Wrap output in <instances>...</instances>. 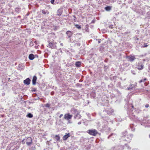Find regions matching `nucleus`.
Instances as JSON below:
<instances>
[{
	"label": "nucleus",
	"mask_w": 150,
	"mask_h": 150,
	"mask_svg": "<svg viewBox=\"0 0 150 150\" xmlns=\"http://www.w3.org/2000/svg\"><path fill=\"white\" fill-rule=\"evenodd\" d=\"M133 135L132 134H127V132L125 131L122 133V135L121 136V139L123 141H125L127 142H130L132 139Z\"/></svg>",
	"instance_id": "f257e3e1"
},
{
	"label": "nucleus",
	"mask_w": 150,
	"mask_h": 150,
	"mask_svg": "<svg viewBox=\"0 0 150 150\" xmlns=\"http://www.w3.org/2000/svg\"><path fill=\"white\" fill-rule=\"evenodd\" d=\"M126 58L128 61L131 62L134 61L136 58L135 55H131L129 56H126Z\"/></svg>",
	"instance_id": "f03ea898"
},
{
	"label": "nucleus",
	"mask_w": 150,
	"mask_h": 150,
	"mask_svg": "<svg viewBox=\"0 0 150 150\" xmlns=\"http://www.w3.org/2000/svg\"><path fill=\"white\" fill-rule=\"evenodd\" d=\"M88 133L91 135L96 136L98 134L97 131L95 129H91L88 130Z\"/></svg>",
	"instance_id": "7ed1b4c3"
},
{
	"label": "nucleus",
	"mask_w": 150,
	"mask_h": 150,
	"mask_svg": "<svg viewBox=\"0 0 150 150\" xmlns=\"http://www.w3.org/2000/svg\"><path fill=\"white\" fill-rule=\"evenodd\" d=\"M56 43L54 42H49L47 47L52 49H55L56 48Z\"/></svg>",
	"instance_id": "20e7f679"
},
{
	"label": "nucleus",
	"mask_w": 150,
	"mask_h": 150,
	"mask_svg": "<svg viewBox=\"0 0 150 150\" xmlns=\"http://www.w3.org/2000/svg\"><path fill=\"white\" fill-rule=\"evenodd\" d=\"M26 144L28 146L30 145L32 143V139L30 137H29L27 138L25 137Z\"/></svg>",
	"instance_id": "39448f33"
},
{
	"label": "nucleus",
	"mask_w": 150,
	"mask_h": 150,
	"mask_svg": "<svg viewBox=\"0 0 150 150\" xmlns=\"http://www.w3.org/2000/svg\"><path fill=\"white\" fill-rule=\"evenodd\" d=\"M72 116V115H71L69 113H68L64 115V118L67 120H69L71 118Z\"/></svg>",
	"instance_id": "423d86ee"
},
{
	"label": "nucleus",
	"mask_w": 150,
	"mask_h": 150,
	"mask_svg": "<svg viewBox=\"0 0 150 150\" xmlns=\"http://www.w3.org/2000/svg\"><path fill=\"white\" fill-rule=\"evenodd\" d=\"M103 112H106L108 115H112L113 113L114 110L112 109L104 110Z\"/></svg>",
	"instance_id": "0eeeda50"
},
{
	"label": "nucleus",
	"mask_w": 150,
	"mask_h": 150,
	"mask_svg": "<svg viewBox=\"0 0 150 150\" xmlns=\"http://www.w3.org/2000/svg\"><path fill=\"white\" fill-rule=\"evenodd\" d=\"M136 68L139 70H141L143 69L144 67L141 62H138L137 64Z\"/></svg>",
	"instance_id": "6e6552de"
},
{
	"label": "nucleus",
	"mask_w": 150,
	"mask_h": 150,
	"mask_svg": "<svg viewBox=\"0 0 150 150\" xmlns=\"http://www.w3.org/2000/svg\"><path fill=\"white\" fill-rule=\"evenodd\" d=\"M66 34L67 35V38H70L73 34V33L69 30L67 31L66 33Z\"/></svg>",
	"instance_id": "1a4fd4ad"
},
{
	"label": "nucleus",
	"mask_w": 150,
	"mask_h": 150,
	"mask_svg": "<svg viewBox=\"0 0 150 150\" xmlns=\"http://www.w3.org/2000/svg\"><path fill=\"white\" fill-rule=\"evenodd\" d=\"M129 117L131 120L136 122H137L138 120L137 117L134 115H131L129 116Z\"/></svg>",
	"instance_id": "9d476101"
},
{
	"label": "nucleus",
	"mask_w": 150,
	"mask_h": 150,
	"mask_svg": "<svg viewBox=\"0 0 150 150\" xmlns=\"http://www.w3.org/2000/svg\"><path fill=\"white\" fill-rule=\"evenodd\" d=\"M70 112L72 114H74L75 115L79 113V111L77 110V109L74 108H72L70 110Z\"/></svg>",
	"instance_id": "9b49d317"
},
{
	"label": "nucleus",
	"mask_w": 150,
	"mask_h": 150,
	"mask_svg": "<svg viewBox=\"0 0 150 150\" xmlns=\"http://www.w3.org/2000/svg\"><path fill=\"white\" fill-rule=\"evenodd\" d=\"M31 80L29 78H28L23 81V83L25 85H29L30 83Z\"/></svg>",
	"instance_id": "f8f14e48"
},
{
	"label": "nucleus",
	"mask_w": 150,
	"mask_h": 150,
	"mask_svg": "<svg viewBox=\"0 0 150 150\" xmlns=\"http://www.w3.org/2000/svg\"><path fill=\"white\" fill-rule=\"evenodd\" d=\"M52 137L57 142L59 141L60 140V137L59 134L53 135Z\"/></svg>",
	"instance_id": "ddd939ff"
},
{
	"label": "nucleus",
	"mask_w": 150,
	"mask_h": 150,
	"mask_svg": "<svg viewBox=\"0 0 150 150\" xmlns=\"http://www.w3.org/2000/svg\"><path fill=\"white\" fill-rule=\"evenodd\" d=\"M70 136V134L69 133H66V134L64 135L63 138V140H66L67 138Z\"/></svg>",
	"instance_id": "4468645a"
},
{
	"label": "nucleus",
	"mask_w": 150,
	"mask_h": 150,
	"mask_svg": "<svg viewBox=\"0 0 150 150\" xmlns=\"http://www.w3.org/2000/svg\"><path fill=\"white\" fill-rule=\"evenodd\" d=\"M37 79V77L36 76H34L32 80V83L33 85H35L36 84Z\"/></svg>",
	"instance_id": "2eb2a0df"
},
{
	"label": "nucleus",
	"mask_w": 150,
	"mask_h": 150,
	"mask_svg": "<svg viewBox=\"0 0 150 150\" xmlns=\"http://www.w3.org/2000/svg\"><path fill=\"white\" fill-rule=\"evenodd\" d=\"M81 116L80 114V112H79V113H78L76 114V115H75L74 116V119H79L81 118Z\"/></svg>",
	"instance_id": "dca6fc26"
},
{
	"label": "nucleus",
	"mask_w": 150,
	"mask_h": 150,
	"mask_svg": "<svg viewBox=\"0 0 150 150\" xmlns=\"http://www.w3.org/2000/svg\"><path fill=\"white\" fill-rule=\"evenodd\" d=\"M81 62L80 61H77L75 62V66L76 67L79 68L81 67Z\"/></svg>",
	"instance_id": "f3484780"
},
{
	"label": "nucleus",
	"mask_w": 150,
	"mask_h": 150,
	"mask_svg": "<svg viewBox=\"0 0 150 150\" xmlns=\"http://www.w3.org/2000/svg\"><path fill=\"white\" fill-rule=\"evenodd\" d=\"M124 147V149H127V150H130L131 149V147L127 144H125Z\"/></svg>",
	"instance_id": "a211bd4d"
},
{
	"label": "nucleus",
	"mask_w": 150,
	"mask_h": 150,
	"mask_svg": "<svg viewBox=\"0 0 150 150\" xmlns=\"http://www.w3.org/2000/svg\"><path fill=\"white\" fill-rule=\"evenodd\" d=\"M62 11L60 9H59L57 10V15L58 16H60L62 14Z\"/></svg>",
	"instance_id": "6ab92c4d"
},
{
	"label": "nucleus",
	"mask_w": 150,
	"mask_h": 150,
	"mask_svg": "<svg viewBox=\"0 0 150 150\" xmlns=\"http://www.w3.org/2000/svg\"><path fill=\"white\" fill-rule=\"evenodd\" d=\"M112 7L110 6H108L105 8V9L107 11H110L111 10Z\"/></svg>",
	"instance_id": "aec40b11"
},
{
	"label": "nucleus",
	"mask_w": 150,
	"mask_h": 150,
	"mask_svg": "<svg viewBox=\"0 0 150 150\" xmlns=\"http://www.w3.org/2000/svg\"><path fill=\"white\" fill-rule=\"evenodd\" d=\"M35 58L34 55L32 54H31L29 55V59L30 60H33Z\"/></svg>",
	"instance_id": "412c9836"
},
{
	"label": "nucleus",
	"mask_w": 150,
	"mask_h": 150,
	"mask_svg": "<svg viewBox=\"0 0 150 150\" xmlns=\"http://www.w3.org/2000/svg\"><path fill=\"white\" fill-rule=\"evenodd\" d=\"M69 43H73L75 42V39L74 38H69Z\"/></svg>",
	"instance_id": "4be33fe9"
},
{
	"label": "nucleus",
	"mask_w": 150,
	"mask_h": 150,
	"mask_svg": "<svg viewBox=\"0 0 150 150\" xmlns=\"http://www.w3.org/2000/svg\"><path fill=\"white\" fill-rule=\"evenodd\" d=\"M136 84L137 83H136L135 84L131 85L130 86L127 88V89L128 90H130V89H132L134 87L136 86Z\"/></svg>",
	"instance_id": "5701e85b"
},
{
	"label": "nucleus",
	"mask_w": 150,
	"mask_h": 150,
	"mask_svg": "<svg viewBox=\"0 0 150 150\" xmlns=\"http://www.w3.org/2000/svg\"><path fill=\"white\" fill-rule=\"evenodd\" d=\"M58 0H51L50 2L52 4H56L59 3Z\"/></svg>",
	"instance_id": "b1692460"
},
{
	"label": "nucleus",
	"mask_w": 150,
	"mask_h": 150,
	"mask_svg": "<svg viewBox=\"0 0 150 150\" xmlns=\"http://www.w3.org/2000/svg\"><path fill=\"white\" fill-rule=\"evenodd\" d=\"M42 13L44 14H48L49 13V12L47 10H43L42 11Z\"/></svg>",
	"instance_id": "393cba45"
},
{
	"label": "nucleus",
	"mask_w": 150,
	"mask_h": 150,
	"mask_svg": "<svg viewBox=\"0 0 150 150\" xmlns=\"http://www.w3.org/2000/svg\"><path fill=\"white\" fill-rule=\"evenodd\" d=\"M138 13H139V14H141V15H144V14L145 13V12L144 11H143V10H139L138 11Z\"/></svg>",
	"instance_id": "a878e982"
},
{
	"label": "nucleus",
	"mask_w": 150,
	"mask_h": 150,
	"mask_svg": "<svg viewBox=\"0 0 150 150\" xmlns=\"http://www.w3.org/2000/svg\"><path fill=\"white\" fill-rule=\"evenodd\" d=\"M15 11L17 13H19L21 11V9L20 8H15Z\"/></svg>",
	"instance_id": "bb28decb"
},
{
	"label": "nucleus",
	"mask_w": 150,
	"mask_h": 150,
	"mask_svg": "<svg viewBox=\"0 0 150 150\" xmlns=\"http://www.w3.org/2000/svg\"><path fill=\"white\" fill-rule=\"evenodd\" d=\"M33 116V115L31 113H28L26 115V117L29 118H31Z\"/></svg>",
	"instance_id": "cd10ccee"
},
{
	"label": "nucleus",
	"mask_w": 150,
	"mask_h": 150,
	"mask_svg": "<svg viewBox=\"0 0 150 150\" xmlns=\"http://www.w3.org/2000/svg\"><path fill=\"white\" fill-rule=\"evenodd\" d=\"M130 128L131 129V130L132 131H134L135 130V128L134 127L133 125H130Z\"/></svg>",
	"instance_id": "c85d7f7f"
},
{
	"label": "nucleus",
	"mask_w": 150,
	"mask_h": 150,
	"mask_svg": "<svg viewBox=\"0 0 150 150\" xmlns=\"http://www.w3.org/2000/svg\"><path fill=\"white\" fill-rule=\"evenodd\" d=\"M146 18L147 19H150V12H148L147 13V16Z\"/></svg>",
	"instance_id": "c756f323"
},
{
	"label": "nucleus",
	"mask_w": 150,
	"mask_h": 150,
	"mask_svg": "<svg viewBox=\"0 0 150 150\" xmlns=\"http://www.w3.org/2000/svg\"><path fill=\"white\" fill-rule=\"evenodd\" d=\"M44 106L48 108L49 109L50 108V104L49 103H47L44 105Z\"/></svg>",
	"instance_id": "7c9ffc66"
},
{
	"label": "nucleus",
	"mask_w": 150,
	"mask_h": 150,
	"mask_svg": "<svg viewBox=\"0 0 150 150\" xmlns=\"http://www.w3.org/2000/svg\"><path fill=\"white\" fill-rule=\"evenodd\" d=\"M147 79H146V78H144V79H142L140 81H139V83H141L142 82H145L147 80Z\"/></svg>",
	"instance_id": "2f4dec72"
},
{
	"label": "nucleus",
	"mask_w": 150,
	"mask_h": 150,
	"mask_svg": "<svg viewBox=\"0 0 150 150\" xmlns=\"http://www.w3.org/2000/svg\"><path fill=\"white\" fill-rule=\"evenodd\" d=\"M109 66L108 65H104V71H106L107 69L108 68Z\"/></svg>",
	"instance_id": "473e14b6"
},
{
	"label": "nucleus",
	"mask_w": 150,
	"mask_h": 150,
	"mask_svg": "<svg viewBox=\"0 0 150 150\" xmlns=\"http://www.w3.org/2000/svg\"><path fill=\"white\" fill-rule=\"evenodd\" d=\"M75 26L76 28L78 29H81V26L78 24L75 25Z\"/></svg>",
	"instance_id": "72a5a7b5"
},
{
	"label": "nucleus",
	"mask_w": 150,
	"mask_h": 150,
	"mask_svg": "<svg viewBox=\"0 0 150 150\" xmlns=\"http://www.w3.org/2000/svg\"><path fill=\"white\" fill-rule=\"evenodd\" d=\"M36 91L35 88H31V91L32 92H35Z\"/></svg>",
	"instance_id": "f704fd0d"
},
{
	"label": "nucleus",
	"mask_w": 150,
	"mask_h": 150,
	"mask_svg": "<svg viewBox=\"0 0 150 150\" xmlns=\"http://www.w3.org/2000/svg\"><path fill=\"white\" fill-rule=\"evenodd\" d=\"M25 139H24L22 141V143L23 144H24L25 142H26Z\"/></svg>",
	"instance_id": "c9c22d12"
},
{
	"label": "nucleus",
	"mask_w": 150,
	"mask_h": 150,
	"mask_svg": "<svg viewBox=\"0 0 150 150\" xmlns=\"http://www.w3.org/2000/svg\"><path fill=\"white\" fill-rule=\"evenodd\" d=\"M148 46V45L146 44H145L144 45L141 46V47L142 48L146 47H147Z\"/></svg>",
	"instance_id": "e433bc0d"
},
{
	"label": "nucleus",
	"mask_w": 150,
	"mask_h": 150,
	"mask_svg": "<svg viewBox=\"0 0 150 150\" xmlns=\"http://www.w3.org/2000/svg\"><path fill=\"white\" fill-rule=\"evenodd\" d=\"M114 135H115V134H114L113 133L111 134H110L109 136H108V139H109L110 137H111L112 136Z\"/></svg>",
	"instance_id": "4c0bfd02"
},
{
	"label": "nucleus",
	"mask_w": 150,
	"mask_h": 150,
	"mask_svg": "<svg viewBox=\"0 0 150 150\" xmlns=\"http://www.w3.org/2000/svg\"><path fill=\"white\" fill-rule=\"evenodd\" d=\"M30 46H33L34 45L33 44V42L32 41L30 42Z\"/></svg>",
	"instance_id": "58836bf2"
},
{
	"label": "nucleus",
	"mask_w": 150,
	"mask_h": 150,
	"mask_svg": "<svg viewBox=\"0 0 150 150\" xmlns=\"http://www.w3.org/2000/svg\"><path fill=\"white\" fill-rule=\"evenodd\" d=\"M149 104H146V105H145V107L146 108H148V107H149Z\"/></svg>",
	"instance_id": "ea45409f"
},
{
	"label": "nucleus",
	"mask_w": 150,
	"mask_h": 150,
	"mask_svg": "<svg viewBox=\"0 0 150 150\" xmlns=\"http://www.w3.org/2000/svg\"><path fill=\"white\" fill-rule=\"evenodd\" d=\"M73 16L74 18V20L76 21V17L75 16L73 15Z\"/></svg>",
	"instance_id": "a19ab883"
},
{
	"label": "nucleus",
	"mask_w": 150,
	"mask_h": 150,
	"mask_svg": "<svg viewBox=\"0 0 150 150\" xmlns=\"http://www.w3.org/2000/svg\"><path fill=\"white\" fill-rule=\"evenodd\" d=\"M54 91H52V92H51V95H54Z\"/></svg>",
	"instance_id": "79ce46f5"
},
{
	"label": "nucleus",
	"mask_w": 150,
	"mask_h": 150,
	"mask_svg": "<svg viewBox=\"0 0 150 150\" xmlns=\"http://www.w3.org/2000/svg\"><path fill=\"white\" fill-rule=\"evenodd\" d=\"M19 145L17 146H16V148L15 149L16 150V149H18L19 148Z\"/></svg>",
	"instance_id": "37998d69"
},
{
	"label": "nucleus",
	"mask_w": 150,
	"mask_h": 150,
	"mask_svg": "<svg viewBox=\"0 0 150 150\" xmlns=\"http://www.w3.org/2000/svg\"><path fill=\"white\" fill-rule=\"evenodd\" d=\"M63 116V115L62 114H61L59 116V117L60 118H61Z\"/></svg>",
	"instance_id": "c03bdc74"
},
{
	"label": "nucleus",
	"mask_w": 150,
	"mask_h": 150,
	"mask_svg": "<svg viewBox=\"0 0 150 150\" xmlns=\"http://www.w3.org/2000/svg\"><path fill=\"white\" fill-rule=\"evenodd\" d=\"M101 40L100 39H99L98 41V42L100 43L101 42Z\"/></svg>",
	"instance_id": "a18cd8bd"
},
{
	"label": "nucleus",
	"mask_w": 150,
	"mask_h": 150,
	"mask_svg": "<svg viewBox=\"0 0 150 150\" xmlns=\"http://www.w3.org/2000/svg\"><path fill=\"white\" fill-rule=\"evenodd\" d=\"M35 58V57H38V55L37 54H35V55H34Z\"/></svg>",
	"instance_id": "49530a36"
},
{
	"label": "nucleus",
	"mask_w": 150,
	"mask_h": 150,
	"mask_svg": "<svg viewBox=\"0 0 150 150\" xmlns=\"http://www.w3.org/2000/svg\"><path fill=\"white\" fill-rule=\"evenodd\" d=\"M81 122H78V125H80V124H81Z\"/></svg>",
	"instance_id": "de8ad7c7"
},
{
	"label": "nucleus",
	"mask_w": 150,
	"mask_h": 150,
	"mask_svg": "<svg viewBox=\"0 0 150 150\" xmlns=\"http://www.w3.org/2000/svg\"><path fill=\"white\" fill-rule=\"evenodd\" d=\"M144 126L145 127H148V125H147V124H146L144 125Z\"/></svg>",
	"instance_id": "09e8293b"
},
{
	"label": "nucleus",
	"mask_w": 150,
	"mask_h": 150,
	"mask_svg": "<svg viewBox=\"0 0 150 150\" xmlns=\"http://www.w3.org/2000/svg\"><path fill=\"white\" fill-rule=\"evenodd\" d=\"M139 40V38H136V40Z\"/></svg>",
	"instance_id": "8fccbe9b"
},
{
	"label": "nucleus",
	"mask_w": 150,
	"mask_h": 150,
	"mask_svg": "<svg viewBox=\"0 0 150 150\" xmlns=\"http://www.w3.org/2000/svg\"><path fill=\"white\" fill-rule=\"evenodd\" d=\"M80 35V34L79 33V34H76V35Z\"/></svg>",
	"instance_id": "3c124183"
},
{
	"label": "nucleus",
	"mask_w": 150,
	"mask_h": 150,
	"mask_svg": "<svg viewBox=\"0 0 150 150\" xmlns=\"http://www.w3.org/2000/svg\"><path fill=\"white\" fill-rule=\"evenodd\" d=\"M69 122L70 123H72V122H70V121H69Z\"/></svg>",
	"instance_id": "603ef678"
},
{
	"label": "nucleus",
	"mask_w": 150,
	"mask_h": 150,
	"mask_svg": "<svg viewBox=\"0 0 150 150\" xmlns=\"http://www.w3.org/2000/svg\"><path fill=\"white\" fill-rule=\"evenodd\" d=\"M60 45H62V46H63V44L62 43H61L60 44Z\"/></svg>",
	"instance_id": "864d4df0"
},
{
	"label": "nucleus",
	"mask_w": 150,
	"mask_h": 150,
	"mask_svg": "<svg viewBox=\"0 0 150 150\" xmlns=\"http://www.w3.org/2000/svg\"><path fill=\"white\" fill-rule=\"evenodd\" d=\"M34 43H35L36 44H37V42L36 41H35Z\"/></svg>",
	"instance_id": "5fc2aeb1"
},
{
	"label": "nucleus",
	"mask_w": 150,
	"mask_h": 150,
	"mask_svg": "<svg viewBox=\"0 0 150 150\" xmlns=\"http://www.w3.org/2000/svg\"><path fill=\"white\" fill-rule=\"evenodd\" d=\"M105 62H107V61H106L105 60Z\"/></svg>",
	"instance_id": "6e6d98bb"
},
{
	"label": "nucleus",
	"mask_w": 150,
	"mask_h": 150,
	"mask_svg": "<svg viewBox=\"0 0 150 150\" xmlns=\"http://www.w3.org/2000/svg\"><path fill=\"white\" fill-rule=\"evenodd\" d=\"M38 98H37V99H39V97H38Z\"/></svg>",
	"instance_id": "4d7b16f0"
},
{
	"label": "nucleus",
	"mask_w": 150,
	"mask_h": 150,
	"mask_svg": "<svg viewBox=\"0 0 150 150\" xmlns=\"http://www.w3.org/2000/svg\"><path fill=\"white\" fill-rule=\"evenodd\" d=\"M146 85H147V84H145V86H146Z\"/></svg>",
	"instance_id": "13d9d810"
},
{
	"label": "nucleus",
	"mask_w": 150,
	"mask_h": 150,
	"mask_svg": "<svg viewBox=\"0 0 150 150\" xmlns=\"http://www.w3.org/2000/svg\"><path fill=\"white\" fill-rule=\"evenodd\" d=\"M111 27V26H109V28Z\"/></svg>",
	"instance_id": "bf43d9fd"
},
{
	"label": "nucleus",
	"mask_w": 150,
	"mask_h": 150,
	"mask_svg": "<svg viewBox=\"0 0 150 150\" xmlns=\"http://www.w3.org/2000/svg\"><path fill=\"white\" fill-rule=\"evenodd\" d=\"M111 27V26H109V28Z\"/></svg>",
	"instance_id": "052dcab7"
},
{
	"label": "nucleus",
	"mask_w": 150,
	"mask_h": 150,
	"mask_svg": "<svg viewBox=\"0 0 150 150\" xmlns=\"http://www.w3.org/2000/svg\"><path fill=\"white\" fill-rule=\"evenodd\" d=\"M126 33L127 34V33H127V32H126Z\"/></svg>",
	"instance_id": "680f3d73"
},
{
	"label": "nucleus",
	"mask_w": 150,
	"mask_h": 150,
	"mask_svg": "<svg viewBox=\"0 0 150 150\" xmlns=\"http://www.w3.org/2000/svg\"><path fill=\"white\" fill-rule=\"evenodd\" d=\"M149 137H150V135H149Z\"/></svg>",
	"instance_id": "e2e57ef3"
}]
</instances>
